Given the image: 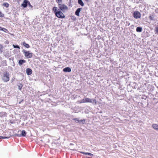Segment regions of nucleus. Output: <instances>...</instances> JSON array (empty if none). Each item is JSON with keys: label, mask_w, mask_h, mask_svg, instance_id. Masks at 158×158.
I'll return each instance as SVG.
<instances>
[{"label": "nucleus", "mask_w": 158, "mask_h": 158, "mask_svg": "<svg viewBox=\"0 0 158 158\" xmlns=\"http://www.w3.org/2000/svg\"><path fill=\"white\" fill-rule=\"evenodd\" d=\"M83 102H95V103H96V101L95 99H90L88 98H85L83 100Z\"/></svg>", "instance_id": "3"}, {"label": "nucleus", "mask_w": 158, "mask_h": 158, "mask_svg": "<svg viewBox=\"0 0 158 158\" xmlns=\"http://www.w3.org/2000/svg\"><path fill=\"white\" fill-rule=\"evenodd\" d=\"M29 1L27 0H24L23 3L22 4V6L24 7H26L27 6V3Z\"/></svg>", "instance_id": "8"}, {"label": "nucleus", "mask_w": 158, "mask_h": 158, "mask_svg": "<svg viewBox=\"0 0 158 158\" xmlns=\"http://www.w3.org/2000/svg\"><path fill=\"white\" fill-rule=\"evenodd\" d=\"M56 2L58 3V4H60V3L62 1L61 0H56Z\"/></svg>", "instance_id": "24"}, {"label": "nucleus", "mask_w": 158, "mask_h": 158, "mask_svg": "<svg viewBox=\"0 0 158 158\" xmlns=\"http://www.w3.org/2000/svg\"><path fill=\"white\" fill-rule=\"evenodd\" d=\"M85 155H88L90 156H93L94 155L93 154L88 152H86V153H85Z\"/></svg>", "instance_id": "20"}, {"label": "nucleus", "mask_w": 158, "mask_h": 158, "mask_svg": "<svg viewBox=\"0 0 158 158\" xmlns=\"http://www.w3.org/2000/svg\"><path fill=\"white\" fill-rule=\"evenodd\" d=\"M2 31H4L6 32V31H7V30L5 28H3Z\"/></svg>", "instance_id": "27"}, {"label": "nucleus", "mask_w": 158, "mask_h": 158, "mask_svg": "<svg viewBox=\"0 0 158 158\" xmlns=\"http://www.w3.org/2000/svg\"><path fill=\"white\" fill-rule=\"evenodd\" d=\"M79 122L80 123H84L85 122V120L84 119L83 120H80Z\"/></svg>", "instance_id": "23"}, {"label": "nucleus", "mask_w": 158, "mask_h": 158, "mask_svg": "<svg viewBox=\"0 0 158 158\" xmlns=\"http://www.w3.org/2000/svg\"><path fill=\"white\" fill-rule=\"evenodd\" d=\"M18 86L19 87V89H21L22 87V85L21 84H20L19 85H18Z\"/></svg>", "instance_id": "26"}, {"label": "nucleus", "mask_w": 158, "mask_h": 158, "mask_svg": "<svg viewBox=\"0 0 158 158\" xmlns=\"http://www.w3.org/2000/svg\"><path fill=\"white\" fill-rule=\"evenodd\" d=\"M53 10L54 11L56 16L59 18H64V16L62 12L56 7H54Z\"/></svg>", "instance_id": "1"}, {"label": "nucleus", "mask_w": 158, "mask_h": 158, "mask_svg": "<svg viewBox=\"0 0 158 158\" xmlns=\"http://www.w3.org/2000/svg\"><path fill=\"white\" fill-rule=\"evenodd\" d=\"M134 17L136 19L140 18L141 17L140 13L138 11H135L133 14Z\"/></svg>", "instance_id": "6"}, {"label": "nucleus", "mask_w": 158, "mask_h": 158, "mask_svg": "<svg viewBox=\"0 0 158 158\" xmlns=\"http://www.w3.org/2000/svg\"><path fill=\"white\" fill-rule=\"evenodd\" d=\"M80 5L82 6H83L84 4L81 0H80Z\"/></svg>", "instance_id": "17"}, {"label": "nucleus", "mask_w": 158, "mask_h": 158, "mask_svg": "<svg viewBox=\"0 0 158 158\" xmlns=\"http://www.w3.org/2000/svg\"><path fill=\"white\" fill-rule=\"evenodd\" d=\"M81 10V8H80V10H79L80 12V11Z\"/></svg>", "instance_id": "33"}, {"label": "nucleus", "mask_w": 158, "mask_h": 158, "mask_svg": "<svg viewBox=\"0 0 158 158\" xmlns=\"http://www.w3.org/2000/svg\"><path fill=\"white\" fill-rule=\"evenodd\" d=\"M77 121L78 122H79V120H77Z\"/></svg>", "instance_id": "35"}, {"label": "nucleus", "mask_w": 158, "mask_h": 158, "mask_svg": "<svg viewBox=\"0 0 158 158\" xmlns=\"http://www.w3.org/2000/svg\"><path fill=\"white\" fill-rule=\"evenodd\" d=\"M80 152V153H81L84 154H85V153H86V152Z\"/></svg>", "instance_id": "28"}, {"label": "nucleus", "mask_w": 158, "mask_h": 158, "mask_svg": "<svg viewBox=\"0 0 158 158\" xmlns=\"http://www.w3.org/2000/svg\"><path fill=\"white\" fill-rule=\"evenodd\" d=\"M25 56L27 58H31L32 57V53L30 52L29 51H26L24 50L23 51Z\"/></svg>", "instance_id": "5"}, {"label": "nucleus", "mask_w": 158, "mask_h": 158, "mask_svg": "<svg viewBox=\"0 0 158 158\" xmlns=\"http://www.w3.org/2000/svg\"><path fill=\"white\" fill-rule=\"evenodd\" d=\"M79 103H81V102H79Z\"/></svg>", "instance_id": "36"}, {"label": "nucleus", "mask_w": 158, "mask_h": 158, "mask_svg": "<svg viewBox=\"0 0 158 158\" xmlns=\"http://www.w3.org/2000/svg\"><path fill=\"white\" fill-rule=\"evenodd\" d=\"M77 2H78V3H79V0H78Z\"/></svg>", "instance_id": "32"}, {"label": "nucleus", "mask_w": 158, "mask_h": 158, "mask_svg": "<svg viewBox=\"0 0 158 158\" xmlns=\"http://www.w3.org/2000/svg\"><path fill=\"white\" fill-rule=\"evenodd\" d=\"M75 14L76 15L79 16V8H78L75 12Z\"/></svg>", "instance_id": "15"}, {"label": "nucleus", "mask_w": 158, "mask_h": 158, "mask_svg": "<svg viewBox=\"0 0 158 158\" xmlns=\"http://www.w3.org/2000/svg\"><path fill=\"white\" fill-rule=\"evenodd\" d=\"M153 128L156 130H158V125L156 124H154L152 125Z\"/></svg>", "instance_id": "11"}, {"label": "nucleus", "mask_w": 158, "mask_h": 158, "mask_svg": "<svg viewBox=\"0 0 158 158\" xmlns=\"http://www.w3.org/2000/svg\"><path fill=\"white\" fill-rule=\"evenodd\" d=\"M21 132V134H17L15 135L19 136V137H21V136H23L24 137L26 136V132L24 130H23L22 131H18V132Z\"/></svg>", "instance_id": "7"}, {"label": "nucleus", "mask_w": 158, "mask_h": 158, "mask_svg": "<svg viewBox=\"0 0 158 158\" xmlns=\"http://www.w3.org/2000/svg\"><path fill=\"white\" fill-rule=\"evenodd\" d=\"M149 19L153 20L154 19V16L153 15H151L149 17Z\"/></svg>", "instance_id": "18"}, {"label": "nucleus", "mask_w": 158, "mask_h": 158, "mask_svg": "<svg viewBox=\"0 0 158 158\" xmlns=\"http://www.w3.org/2000/svg\"><path fill=\"white\" fill-rule=\"evenodd\" d=\"M4 15L2 13V12H1L0 11V17H4Z\"/></svg>", "instance_id": "25"}, {"label": "nucleus", "mask_w": 158, "mask_h": 158, "mask_svg": "<svg viewBox=\"0 0 158 158\" xmlns=\"http://www.w3.org/2000/svg\"><path fill=\"white\" fill-rule=\"evenodd\" d=\"M2 80L4 82H7L9 80V73H8L5 72L3 74Z\"/></svg>", "instance_id": "2"}, {"label": "nucleus", "mask_w": 158, "mask_h": 158, "mask_svg": "<svg viewBox=\"0 0 158 158\" xmlns=\"http://www.w3.org/2000/svg\"><path fill=\"white\" fill-rule=\"evenodd\" d=\"M58 7L60 10L63 12L68 9L67 6L64 4H59Z\"/></svg>", "instance_id": "4"}, {"label": "nucleus", "mask_w": 158, "mask_h": 158, "mask_svg": "<svg viewBox=\"0 0 158 158\" xmlns=\"http://www.w3.org/2000/svg\"><path fill=\"white\" fill-rule=\"evenodd\" d=\"M2 29H3V28H2V27H0V30L2 31Z\"/></svg>", "instance_id": "30"}, {"label": "nucleus", "mask_w": 158, "mask_h": 158, "mask_svg": "<svg viewBox=\"0 0 158 158\" xmlns=\"http://www.w3.org/2000/svg\"><path fill=\"white\" fill-rule=\"evenodd\" d=\"M23 45L27 48H28L29 47V45L28 44L26 43L25 42H23Z\"/></svg>", "instance_id": "14"}, {"label": "nucleus", "mask_w": 158, "mask_h": 158, "mask_svg": "<svg viewBox=\"0 0 158 158\" xmlns=\"http://www.w3.org/2000/svg\"><path fill=\"white\" fill-rule=\"evenodd\" d=\"M28 2L29 6H31V7H32V6L31 5L30 2Z\"/></svg>", "instance_id": "29"}, {"label": "nucleus", "mask_w": 158, "mask_h": 158, "mask_svg": "<svg viewBox=\"0 0 158 158\" xmlns=\"http://www.w3.org/2000/svg\"><path fill=\"white\" fill-rule=\"evenodd\" d=\"M8 138H9L6 137H5V136L3 137V136H0V139H1L2 138V139H7Z\"/></svg>", "instance_id": "22"}, {"label": "nucleus", "mask_w": 158, "mask_h": 158, "mask_svg": "<svg viewBox=\"0 0 158 158\" xmlns=\"http://www.w3.org/2000/svg\"><path fill=\"white\" fill-rule=\"evenodd\" d=\"M32 73V70L29 68H27L26 69V73L28 75H30Z\"/></svg>", "instance_id": "9"}, {"label": "nucleus", "mask_w": 158, "mask_h": 158, "mask_svg": "<svg viewBox=\"0 0 158 158\" xmlns=\"http://www.w3.org/2000/svg\"><path fill=\"white\" fill-rule=\"evenodd\" d=\"M63 71L64 72H69L71 71V69L69 67H66L64 68L63 69Z\"/></svg>", "instance_id": "10"}, {"label": "nucleus", "mask_w": 158, "mask_h": 158, "mask_svg": "<svg viewBox=\"0 0 158 158\" xmlns=\"http://www.w3.org/2000/svg\"><path fill=\"white\" fill-rule=\"evenodd\" d=\"M70 149L71 150H73V149L72 147H70Z\"/></svg>", "instance_id": "31"}, {"label": "nucleus", "mask_w": 158, "mask_h": 158, "mask_svg": "<svg viewBox=\"0 0 158 158\" xmlns=\"http://www.w3.org/2000/svg\"><path fill=\"white\" fill-rule=\"evenodd\" d=\"M77 119V118H75V119H74V120H76V119Z\"/></svg>", "instance_id": "34"}, {"label": "nucleus", "mask_w": 158, "mask_h": 158, "mask_svg": "<svg viewBox=\"0 0 158 158\" xmlns=\"http://www.w3.org/2000/svg\"><path fill=\"white\" fill-rule=\"evenodd\" d=\"M26 61L24 60H20L19 61V64L20 65H21L24 63H25Z\"/></svg>", "instance_id": "13"}, {"label": "nucleus", "mask_w": 158, "mask_h": 158, "mask_svg": "<svg viewBox=\"0 0 158 158\" xmlns=\"http://www.w3.org/2000/svg\"><path fill=\"white\" fill-rule=\"evenodd\" d=\"M142 30V28L140 27H137L136 29V31L138 32H141Z\"/></svg>", "instance_id": "12"}, {"label": "nucleus", "mask_w": 158, "mask_h": 158, "mask_svg": "<svg viewBox=\"0 0 158 158\" xmlns=\"http://www.w3.org/2000/svg\"><path fill=\"white\" fill-rule=\"evenodd\" d=\"M13 46L14 48H17L19 49L20 48V47L18 45H15L13 44Z\"/></svg>", "instance_id": "21"}, {"label": "nucleus", "mask_w": 158, "mask_h": 158, "mask_svg": "<svg viewBox=\"0 0 158 158\" xmlns=\"http://www.w3.org/2000/svg\"><path fill=\"white\" fill-rule=\"evenodd\" d=\"M3 6L6 7H8L9 6V4L7 3H5L3 4Z\"/></svg>", "instance_id": "19"}, {"label": "nucleus", "mask_w": 158, "mask_h": 158, "mask_svg": "<svg viewBox=\"0 0 158 158\" xmlns=\"http://www.w3.org/2000/svg\"><path fill=\"white\" fill-rule=\"evenodd\" d=\"M3 47L2 45L1 44H0V52L1 53H2L3 51Z\"/></svg>", "instance_id": "16"}]
</instances>
